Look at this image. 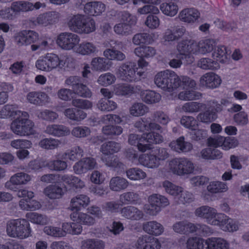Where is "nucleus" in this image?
Here are the masks:
<instances>
[{
  "label": "nucleus",
  "mask_w": 249,
  "mask_h": 249,
  "mask_svg": "<svg viewBox=\"0 0 249 249\" xmlns=\"http://www.w3.org/2000/svg\"><path fill=\"white\" fill-rule=\"evenodd\" d=\"M68 26L71 31L78 34H89L95 30L94 20L81 14L72 16L69 19Z\"/></svg>",
  "instance_id": "nucleus-1"
},
{
  "label": "nucleus",
  "mask_w": 249,
  "mask_h": 249,
  "mask_svg": "<svg viewBox=\"0 0 249 249\" xmlns=\"http://www.w3.org/2000/svg\"><path fill=\"white\" fill-rule=\"evenodd\" d=\"M29 222L24 219H11L7 222L6 232L11 237L25 239L31 235Z\"/></svg>",
  "instance_id": "nucleus-2"
},
{
  "label": "nucleus",
  "mask_w": 249,
  "mask_h": 249,
  "mask_svg": "<svg viewBox=\"0 0 249 249\" xmlns=\"http://www.w3.org/2000/svg\"><path fill=\"white\" fill-rule=\"evenodd\" d=\"M178 80V75L174 71L167 70L157 73L154 82L159 88L170 92L177 89Z\"/></svg>",
  "instance_id": "nucleus-3"
},
{
  "label": "nucleus",
  "mask_w": 249,
  "mask_h": 249,
  "mask_svg": "<svg viewBox=\"0 0 249 249\" xmlns=\"http://www.w3.org/2000/svg\"><path fill=\"white\" fill-rule=\"evenodd\" d=\"M29 114L27 112H23L11 124L12 131L16 134L20 136L29 135L33 133V123L28 119Z\"/></svg>",
  "instance_id": "nucleus-4"
},
{
  "label": "nucleus",
  "mask_w": 249,
  "mask_h": 249,
  "mask_svg": "<svg viewBox=\"0 0 249 249\" xmlns=\"http://www.w3.org/2000/svg\"><path fill=\"white\" fill-rule=\"evenodd\" d=\"M66 60L60 59L54 53H47L44 57L38 59L36 66L37 69L46 71L58 68L60 69H65Z\"/></svg>",
  "instance_id": "nucleus-5"
},
{
  "label": "nucleus",
  "mask_w": 249,
  "mask_h": 249,
  "mask_svg": "<svg viewBox=\"0 0 249 249\" xmlns=\"http://www.w3.org/2000/svg\"><path fill=\"white\" fill-rule=\"evenodd\" d=\"M65 84L73 91V93L83 98H90L92 92L82 82L81 77L73 75L66 78Z\"/></svg>",
  "instance_id": "nucleus-6"
},
{
  "label": "nucleus",
  "mask_w": 249,
  "mask_h": 249,
  "mask_svg": "<svg viewBox=\"0 0 249 249\" xmlns=\"http://www.w3.org/2000/svg\"><path fill=\"white\" fill-rule=\"evenodd\" d=\"M193 162L186 158H175L169 161V168L174 174L179 176L190 174L194 171Z\"/></svg>",
  "instance_id": "nucleus-7"
},
{
  "label": "nucleus",
  "mask_w": 249,
  "mask_h": 249,
  "mask_svg": "<svg viewBox=\"0 0 249 249\" xmlns=\"http://www.w3.org/2000/svg\"><path fill=\"white\" fill-rule=\"evenodd\" d=\"M80 37L76 34L64 32L60 34L57 38L56 43L61 48L65 50H74L79 44Z\"/></svg>",
  "instance_id": "nucleus-8"
},
{
  "label": "nucleus",
  "mask_w": 249,
  "mask_h": 249,
  "mask_svg": "<svg viewBox=\"0 0 249 249\" xmlns=\"http://www.w3.org/2000/svg\"><path fill=\"white\" fill-rule=\"evenodd\" d=\"M137 70L136 63L128 61L122 63L119 67L116 73L123 80L132 82L136 79V72Z\"/></svg>",
  "instance_id": "nucleus-9"
},
{
  "label": "nucleus",
  "mask_w": 249,
  "mask_h": 249,
  "mask_svg": "<svg viewBox=\"0 0 249 249\" xmlns=\"http://www.w3.org/2000/svg\"><path fill=\"white\" fill-rule=\"evenodd\" d=\"M148 200L150 204V213L152 215H156L160 211L161 208L169 204L167 198L159 194H155L150 196Z\"/></svg>",
  "instance_id": "nucleus-10"
},
{
  "label": "nucleus",
  "mask_w": 249,
  "mask_h": 249,
  "mask_svg": "<svg viewBox=\"0 0 249 249\" xmlns=\"http://www.w3.org/2000/svg\"><path fill=\"white\" fill-rule=\"evenodd\" d=\"M161 246V243L157 238L148 235L139 237L135 244L136 249H160Z\"/></svg>",
  "instance_id": "nucleus-11"
},
{
  "label": "nucleus",
  "mask_w": 249,
  "mask_h": 249,
  "mask_svg": "<svg viewBox=\"0 0 249 249\" xmlns=\"http://www.w3.org/2000/svg\"><path fill=\"white\" fill-rule=\"evenodd\" d=\"M39 39V35L34 31H23L18 33L15 37V40L18 45H28L36 43Z\"/></svg>",
  "instance_id": "nucleus-12"
},
{
  "label": "nucleus",
  "mask_w": 249,
  "mask_h": 249,
  "mask_svg": "<svg viewBox=\"0 0 249 249\" xmlns=\"http://www.w3.org/2000/svg\"><path fill=\"white\" fill-rule=\"evenodd\" d=\"M120 213L123 217L130 221H139L142 219L144 215L142 210L131 205L122 208L120 210Z\"/></svg>",
  "instance_id": "nucleus-13"
},
{
  "label": "nucleus",
  "mask_w": 249,
  "mask_h": 249,
  "mask_svg": "<svg viewBox=\"0 0 249 249\" xmlns=\"http://www.w3.org/2000/svg\"><path fill=\"white\" fill-rule=\"evenodd\" d=\"M45 6L46 5L44 3L40 1L36 2L35 4L28 1H15L12 4V7L16 12H27L34 9L38 10Z\"/></svg>",
  "instance_id": "nucleus-14"
},
{
  "label": "nucleus",
  "mask_w": 249,
  "mask_h": 249,
  "mask_svg": "<svg viewBox=\"0 0 249 249\" xmlns=\"http://www.w3.org/2000/svg\"><path fill=\"white\" fill-rule=\"evenodd\" d=\"M220 77L213 72H207L202 75L199 80L200 84L209 89L217 88L221 83Z\"/></svg>",
  "instance_id": "nucleus-15"
},
{
  "label": "nucleus",
  "mask_w": 249,
  "mask_h": 249,
  "mask_svg": "<svg viewBox=\"0 0 249 249\" xmlns=\"http://www.w3.org/2000/svg\"><path fill=\"white\" fill-rule=\"evenodd\" d=\"M45 132L56 137H62L69 136L71 134L70 128L63 124H49L46 127Z\"/></svg>",
  "instance_id": "nucleus-16"
},
{
  "label": "nucleus",
  "mask_w": 249,
  "mask_h": 249,
  "mask_svg": "<svg viewBox=\"0 0 249 249\" xmlns=\"http://www.w3.org/2000/svg\"><path fill=\"white\" fill-rule=\"evenodd\" d=\"M195 41L192 39H184L178 42L177 50L178 52L177 57L188 53L196 54Z\"/></svg>",
  "instance_id": "nucleus-17"
},
{
  "label": "nucleus",
  "mask_w": 249,
  "mask_h": 249,
  "mask_svg": "<svg viewBox=\"0 0 249 249\" xmlns=\"http://www.w3.org/2000/svg\"><path fill=\"white\" fill-rule=\"evenodd\" d=\"M186 32L183 27L177 26L173 30L167 29L164 33L163 40L165 42H170L178 40L182 37Z\"/></svg>",
  "instance_id": "nucleus-18"
},
{
  "label": "nucleus",
  "mask_w": 249,
  "mask_h": 249,
  "mask_svg": "<svg viewBox=\"0 0 249 249\" xmlns=\"http://www.w3.org/2000/svg\"><path fill=\"white\" fill-rule=\"evenodd\" d=\"M59 18L58 13L52 11L39 15L35 22L38 24L44 26L53 24L57 22Z\"/></svg>",
  "instance_id": "nucleus-19"
},
{
  "label": "nucleus",
  "mask_w": 249,
  "mask_h": 249,
  "mask_svg": "<svg viewBox=\"0 0 249 249\" xmlns=\"http://www.w3.org/2000/svg\"><path fill=\"white\" fill-rule=\"evenodd\" d=\"M215 41L213 39L202 40L197 43L195 41V52L196 54H202L211 52L215 46Z\"/></svg>",
  "instance_id": "nucleus-20"
},
{
  "label": "nucleus",
  "mask_w": 249,
  "mask_h": 249,
  "mask_svg": "<svg viewBox=\"0 0 249 249\" xmlns=\"http://www.w3.org/2000/svg\"><path fill=\"white\" fill-rule=\"evenodd\" d=\"M169 146L172 150L179 153L188 152L193 149L192 143L185 141L183 136L171 142Z\"/></svg>",
  "instance_id": "nucleus-21"
},
{
  "label": "nucleus",
  "mask_w": 249,
  "mask_h": 249,
  "mask_svg": "<svg viewBox=\"0 0 249 249\" xmlns=\"http://www.w3.org/2000/svg\"><path fill=\"white\" fill-rule=\"evenodd\" d=\"M142 229L148 234L154 236H159L164 231L163 226L156 221L144 222L142 225Z\"/></svg>",
  "instance_id": "nucleus-22"
},
{
  "label": "nucleus",
  "mask_w": 249,
  "mask_h": 249,
  "mask_svg": "<svg viewBox=\"0 0 249 249\" xmlns=\"http://www.w3.org/2000/svg\"><path fill=\"white\" fill-rule=\"evenodd\" d=\"M105 5L100 1H91L87 3L84 6V12L92 16H96L105 10Z\"/></svg>",
  "instance_id": "nucleus-23"
},
{
  "label": "nucleus",
  "mask_w": 249,
  "mask_h": 249,
  "mask_svg": "<svg viewBox=\"0 0 249 249\" xmlns=\"http://www.w3.org/2000/svg\"><path fill=\"white\" fill-rule=\"evenodd\" d=\"M112 62L105 57H97L92 59L91 69L97 71H105L108 70L112 65Z\"/></svg>",
  "instance_id": "nucleus-24"
},
{
  "label": "nucleus",
  "mask_w": 249,
  "mask_h": 249,
  "mask_svg": "<svg viewBox=\"0 0 249 249\" xmlns=\"http://www.w3.org/2000/svg\"><path fill=\"white\" fill-rule=\"evenodd\" d=\"M195 214L205 219L208 223L211 224L213 219L216 216V210L209 206H203L196 210Z\"/></svg>",
  "instance_id": "nucleus-25"
},
{
  "label": "nucleus",
  "mask_w": 249,
  "mask_h": 249,
  "mask_svg": "<svg viewBox=\"0 0 249 249\" xmlns=\"http://www.w3.org/2000/svg\"><path fill=\"white\" fill-rule=\"evenodd\" d=\"M139 162L149 168H156L160 165V162L154 154H142L139 158Z\"/></svg>",
  "instance_id": "nucleus-26"
},
{
  "label": "nucleus",
  "mask_w": 249,
  "mask_h": 249,
  "mask_svg": "<svg viewBox=\"0 0 249 249\" xmlns=\"http://www.w3.org/2000/svg\"><path fill=\"white\" fill-rule=\"evenodd\" d=\"M23 112L18 110V106L15 104H7L4 106L0 110V118L7 119L11 117L17 118Z\"/></svg>",
  "instance_id": "nucleus-27"
},
{
  "label": "nucleus",
  "mask_w": 249,
  "mask_h": 249,
  "mask_svg": "<svg viewBox=\"0 0 249 249\" xmlns=\"http://www.w3.org/2000/svg\"><path fill=\"white\" fill-rule=\"evenodd\" d=\"M63 113L68 119L74 122H80L87 117V113L85 112L76 108H67Z\"/></svg>",
  "instance_id": "nucleus-28"
},
{
  "label": "nucleus",
  "mask_w": 249,
  "mask_h": 249,
  "mask_svg": "<svg viewBox=\"0 0 249 249\" xmlns=\"http://www.w3.org/2000/svg\"><path fill=\"white\" fill-rule=\"evenodd\" d=\"M199 15L200 13L196 9L187 8L179 13V17L181 21L191 23L195 21L199 17Z\"/></svg>",
  "instance_id": "nucleus-29"
},
{
  "label": "nucleus",
  "mask_w": 249,
  "mask_h": 249,
  "mask_svg": "<svg viewBox=\"0 0 249 249\" xmlns=\"http://www.w3.org/2000/svg\"><path fill=\"white\" fill-rule=\"evenodd\" d=\"M90 202L89 198L86 195H80L72 198L71 201L70 208L72 211H78L81 207L88 205Z\"/></svg>",
  "instance_id": "nucleus-30"
},
{
  "label": "nucleus",
  "mask_w": 249,
  "mask_h": 249,
  "mask_svg": "<svg viewBox=\"0 0 249 249\" xmlns=\"http://www.w3.org/2000/svg\"><path fill=\"white\" fill-rule=\"evenodd\" d=\"M31 179V177L28 174L20 172L17 173L12 176L9 182L6 183V186L10 189L12 188L10 187L11 184L13 185H21L26 184Z\"/></svg>",
  "instance_id": "nucleus-31"
},
{
  "label": "nucleus",
  "mask_w": 249,
  "mask_h": 249,
  "mask_svg": "<svg viewBox=\"0 0 249 249\" xmlns=\"http://www.w3.org/2000/svg\"><path fill=\"white\" fill-rule=\"evenodd\" d=\"M105 243L100 239L89 238L81 242L80 249H104Z\"/></svg>",
  "instance_id": "nucleus-32"
},
{
  "label": "nucleus",
  "mask_w": 249,
  "mask_h": 249,
  "mask_svg": "<svg viewBox=\"0 0 249 249\" xmlns=\"http://www.w3.org/2000/svg\"><path fill=\"white\" fill-rule=\"evenodd\" d=\"M207 249H228V243L221 238L212 237L205 241Z\"/></svg>",
  "instance_id": "nucleus-33"
},
{
  "label": "nucleus",
  "mask_w": 249,
  "mask_h": 249,
  "mask_svg": "<svg viewBox=\"0 0 249 249\" xmlns=\"http://www.w3.org/2000/svg\"><path fill=\"white\" fill-rule=\"evenodd\" d=\"M120 201L125 204L136 205L140 204L141 198L140 195L134 192H127L120 195Z\"/></svg>",
  "instance_id": "nucleus-34"
},
{
  "label": "nucleus",
  "mask_w": 249,
  "mask_h": 249,
  "mask_svg": "<svg viewBox=\"0 0 249 249\" xmlns=\"http://www.w3.org/2000/svg\"><path fill=\"white\" fill-rule=\"evenodd\" d=\"M128 185V182L125 178L117 176L110 179L109 187L111 190L119 192L126 189Z\"/></svg>",
  "instance_id": "nucleus-35"
},
{
  "label": "nucleus",
  "mask_w": 249,
  "mask_h": 249,
  "mask_svg": "<svg viewBox=\"0 0 249 249\" xmlns=\"http://www.w3.org/2000/svg\"><path fill=\"white\" fill-rule=\"evenodd\" d=\"M121 149V144L114 141H108L104 142L101 146L100 151L105 155L108 156L117 153Z\"/></svg>",
  "instance_id": "nucleus-36"
},
{
  "label": "nucleus",
  "mask_w": 249,
  "mask_h": 249,
  "mask_svg": "<svg viewBox=\"0 0 249 249\" xmlns=\"http://www.w3.org/2000/svg\"><path fill=\"white\" fill-rule=\"evenodd\" d=\"M48 95L44 92L32 91L28 93L27 99L31 104L40 105L45 102Z\"/></svg>",
  "instance_id": "nucleus-37"
},
{
  "label": "nucleus",
  "mask_w": 249,
  "mask_h": 249,
  "mask_svg": "<svg viewBox=\"0 0 249 249\" xmlns=\"http://www.w3.org/2000/svg\"><path fill=\"white\" fill-rule=\"evenodd\" d=\"M207 108V105L203 103L191 102L184 104L181 109L185 112L194 113L197 112Z\"/></svg>",
  "instance_id": "nucleus-38"
},
{
  "label": "nucleus",
  "mask_w": 249,
  "mask_h": 249,
  "mask_svg": "<svg viewBox=\"0 0 249 249\" xmlns=\"http://www.w3.org/2000/svg\"><path fill=\"white\" fill-rule=\"evenodd\" d=\"M43 193L50 199H58L62 196L63 190L57 185H50L44 189Z\"/></svg>",
  "instance_id": "nucleus-39"
},
{
  "label": "nucleus",
  "mask_w": 249,
  "mask_h": 249,
  "mask_svg": "<svg viewBox=\"0 0 249 249\" xmlns=\"http://www.w3.org/2000/svg\"><path fill=\"white\" fill-rule=\"evenodd\" d=\"M75 52L82 55H89L96 53L97 48L92 43L84 42L76 46Z\"/></svg>",
  "instance_id": "nucleus-40"
},
{
  "label": "nucleus",
  "mask_w": 249,
  "mask_h": 249,
  "mask_svg": "<svg viewBox=\"0 0 249 249\" xmlns=\"http://www.w3.org/2000/svg\"><path fill=\"white\" fill-rule=\"evenodd\" d=\"M97 108L103 112L112 111L117 108V104L106 98H101L97 104Z\"/></svg>",
  "instance_id": "nucleus-41"
},
{
  "label": "nucleus",
  "mask_w": 249,
  "mask_h": 249,
  "mask_svg": "<svg viewBox=\"0 0 249 249\" xmlns=\"http://www.w3.org/2000/svg\"><path fill=\"white\" fill-rule=\"evenodd\" d=\"M134 53L140 58L153 57L156 53L154 48L148 46H142L134 49Z\"/></svg>",
  "instance_id": "nucleus-42"
},
{
  "label": "nucleus",
  "mask_w": 249,
  "mask_h": 249,
  "mask_svg": "<svg viewBox=\"0 0 249 249\" xmlns=\"http://www.w3.org/2000/svg\"><path fill=\"white\" fill-rule=\"evenodd\" d=\"M102 160L108 167L114 169L123 168V163L116 156H104L101 158Z\"/></svg>",
  "instance_id": "nucleus-43"
},
{
  "label": "nucleus",
  "mask_w": 249,
  "mask_h": 249,
  "mask_svg": "<svg viewBox=\"0 0 249 249\" xmlns=\"http://www.w3.org/2000/svg\"><path fill=\"white\" fill-rule=\"evenodd\" d=\"M84 155L83 150L79 146L72 147L70 151L64 153L62 155V159H65L68 158L70 160L75 161L78 160Z\"/></svg>",
  "instance_id": "nucleus-44"
},
{
  "label": "nucleus",
  "mask_w": 249,
  "mask_h": 249,
  "mask_svg": "<svg viewBox=\"0 0 249 249\" xmlns=\"http://www.w3.org/2000/svg\"><path fill=\"white\" fill-rule=\"evenodd\" d=\"M123 130L121 126L113 124L105 125L102 129L103 133L110 138L120 135L122 133Z\"/></svg>",
  "instance_id": "nucleus-45"
},
{
  "label": "nucleus",
  "mask_w": 249,
  "mask_h": 249,
  "mask_svg": "<svg viewBox=\"0 0 249 249\" xmlns=\"http://www.w3.org/2000/svg\"><path fill=\"white\" fill-rule=\"evenodd\" d=\"M61 143V142L59 140L53 138H45L39 142L38 145L45 149L53 150L57 148Z\"/></svg>",
  "instance_id": "nucleus-46"
},
{
  "label": "nucleus",
  "mask_w": 249,
  "mask_h": 249,
  "mask_svg": "<svg viewBox=\"0 0 249 249\" xmlns=\"http://www.w3.org/2000/svg\"><path fill=\"white\" fill-rule=\"evenodd\" d=\"M141 137L150 144H160L164 141V138L161 135L154 132L143 133Z\"/></svg>",
  "instance_id": "nucleus-47"
},
{
  "label": "nucleus",
  "mask_w": 249,
  "mask_h": 249,
  "mask_svg": "<svg viewBox=\"0 0 249 249\" xmlns=\"http://www.w3.org/2000/svg\"><path fill=\"white\" fill-rule=\"evenodd\" d=\"M207 189L209 192L216 194L226 192L228 190V186L224 182L214 181L210 182Z\"/></svg>",
  "instance_id": "nucleus-48"
},
{
  "label": "nucleus",
  "mask_w": 249,
  "mask_h": 249,
  "mask_svg": "<svg viewBox=\"0 0 249 249\" xmlns=\"http://www.w3.org/2000/svg\"><path fill=\"white\" fill-rule=\"evenodd\" d=\"M197 66L203 70H215L219 68V65L217 61L209 58H203L197 62Z\"/></svg>",
  "instance_id": "nucleus-49"
},
{
  "label": "nucleus",
  "mask_w": 249,
  "mask_h": 249,
  "mask_svg": "<svg viewBox=\"0 0 249 249\" xmlns=\"http://www.w3.org/2000/svg\"><path fill=\"white\" fill-rule=\"evenodd\" d=\"M142 100L147 104H154L160 102L161 95L152 90H146L142 94Z\"/></svg>",
  "instance_id": "nucleus-50"
},
{
  "label": "nucleus",
  "mask_w": 249,
  "mask_h": 249,
  "mask_svg": "<svg viewBox=\"0 0 249 249\" xmlns=\"http://www.w3.org/2000/svg\"><path fill=\"white\" fill-rule=\"evenodd\" d=\"M148 111V107L141 103H134L129 108L130 114L135 117L142 116Z\"/></svg>",
  "instance_id": "nucleus-51"
},
{
  "label": "nucleus",
  "mask_w": 249,
  "mask_h": 249,
  "mask_svg": "<svg viewBox=\"0 0 249 249\" xmlns=\"http://www.w3.org/2000/svg\"><path fill=\"white\" fill-rule=\"evenodd\" d=\"M127 178L132 180H138L143 179L146 177V174L139 168H130L126 171Z\"/></svg>",
  "instance_id": "nucleus-52"
},
{
  "label": "nucleus",
  "mask_w": 249,
  "mask_h": 249,
  "mask_svg": "<svg viewBox=\"0 0 249 249\" xmlns=\"http://www.w3.org/2000/svg\"><path fill=\"white\" fill-rule=\"evenodd\" d=\"M186 245L187 249H207L204 240L201 238H190L187 241Z\"/></svg>",
  "instance_id": "nucleus-53"
},
{
  "label": "nucleus",
  "mask_w": 249,
  "mask_h": 249,
  "mask_svg": "<svg viewBox=\"0 0 249 249\" xmlns=\"http://www.w3.org/2000/svg\"><path fill=\"white\" fill-rule=\"evenodd\" d=\"M114 90L117 95L125 96L132 94L134 92V88L128 84H118L115 86Z\"/></svg>",
  "instance_id": "nucleus-54"
},
{
  "label": "nucleus",
  "mask_w": 249,
  "mask_h": 249,
  "mask_svg": "<svg viewBox=\"0 0 249 249\" xmlns=\"http://www.w3.org/2000/svg\"><path fill=\"white\" fill-rule=\"evenodd\" d=\"M162 187L166 193L174 196L179 195L182 191V187L177 186L168 180L163 182Z\"/></svg>",
  "instance_id": "nucleus-55"
},
{
  "label": "nucleus",
  "mask_w": 249,
  "mask_h": 249,
  "mask_svg": "<svg viewBox=\"0 0 249 249\" xmlns=\"http://www.w3.org/2000/svg\"><path fill=\"white\" fill-rule=\"evenodd\" d=\"M26 217L33 223L39 225H45L48 223V219L45 215L36 213H29L26 214Z\"/></svg>",
  "instance_id": "nucleus-56"
},
{
  "label": "nucleus",
  "mask_w": 249,
  "mask_h": 249,
  "mask_svg": "<svg viewBox=\"0 0 249 249\" xmlns=\"http://www.w3.org/2000/svg\"><path fill=\"white\" fill-rule=\"evenodd\" d=\"M217 116L213 109H208L206 111L200 113L197 116V119L204 123H210L215 120Z\"/></svg>",
  "instance_id": "nucleus-57"
},
{
  "label": "nucleus",
  "mask_w": 249,
  "mask_h": 249,
  "mask_svg": "<svg viewBox=\"0 0 249 249\" xmlns=\"http://www.w3.org/2000/svg\"><path fill=\"white\" fill-rule=\"evenodd\" d=\"M213 57L216 61L224 63L226 62L227 57V52L226 48L224 46H218L217 49L213 52Z\"/></svg>",
  "instance_id": "nucleus-58"
},
{
  "label": "nucleus",
  "mask_w": 249,
  "mask_h": 249,
  "mask_svg": "<svg viewBox=\"0 0 249 249\" xmlns=\"http://www.w3.org/2000/svg\"><path fill=\"white\" fill-rule=\"evenodd\" d=\"M160 9L165 15L174 16L178 11V6L174 3H163L160 5Z\"/></svg>",
  "instance_id": "nucleus-59"
},
{
  "label": "nucleus",
  "mask_w": 249,
  "mask_h": 249,
  "mask_svg": "<svg viewBox=\"0 0 249 249\" xmlns=\"http://www.w3.org/2000/svg\"><path fill=\"white\" fill-rule=\"evenodd\" d=\"M71 134L75 137L82 138L88 137L90 135V130L87 126H78L73 128L71 131Z\"/></svg>",
  "instance_id": "nucleus-60"
},
{
  "label": "nucleus",
  "mask_w": 249,
  "mask_h": 249,
  "mask_svg": "<svg viewBox=\"0 0 249 249\" xmlns=\"http://www.w3.org/2000/svg\"><path fill=\"white\" fill-rule=\"evenodd\" d=\"M201 94L193 90H185L180 92L178 94V98L182 100H193L199 99Z\"/></svg>",
  "instance_id": "nucleus-61"
},
{
  "label": "nucleus",
  "mask_w": 249,
  "mask_h": 249,
  "mask_svg": "<svg viewBox=\"0 0 249 249\" xmlns=\"http://www.w3.org/2000/svg\"><path fill=\"white\" fill-rule=\"evenodd\" d=\"M44 232L47 235L54 237H65V232L61 228L51 226H46L44 228Z\"/></svg>",
  "instance_id": "nucleus-62"
},
{
  "label": "nucleus",
  "mask_w": 249,
  "mask_h": 249,
  "mask_svg": "<svg viewBox=\"0 0 249 249\" xmlns=\"http://www.w3.org/2000/svg\"><path fill=\"white\" fill-rule=\"evenodd\" d=\"M123 121L122 118L118 115L109 114L103 115L100 120V122L104 124L109 123L120 124Z\"/></svg>",
  "instance_id": "nucleus-63"
},
{
  "label": "nucleus",
  "mask_w": 249,
  "mask_h": 249,
  "mask_svg": "<svg viewBox=\"0 0 249 249\" xmlns=\"http://www.w3.org/2000/svg\"><path fill=\"white\" fill-rule=\"evenodd\" d=\"M47 166L51 170L56 171H64L68 166L67 162L61 160H51L47 163Z\"/></svg>",
  "instance_id": "nucleus-64"
}]
</instances>
